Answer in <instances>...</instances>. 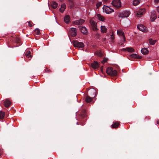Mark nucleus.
Listing matches in <instances>:
<instances>
[{
    "label": "nucleus",
    "instance_id": "nucleus-40",
    "mask_svg": "<svg viewBox=\"0 0 159 159\" xmlns=\"http://www.w3.org/2000/svg\"><path fill=\"white\" fill-rule=\"evenodd\" d=\"M89 0H86V1H89Z\"/></svg>",
    "mask_w": 159,
    "mask_h": 159
},
{
    "label": "nucleus",
    "instance_id": "nucleus-30",
    "mask_svg": "<svg viewBox=\"0 0 159 159\" xmlns=\"http://www.w3.org/2000/svg\"><path fill=\"white\" fill-rule=\"evenodd\" d=\"M34 32L35 34L37 35L39 34L40 33V31L39 29L38 28L34 30Z\"/></svg>",
    "mask_w": 159,
    "mask_h": 159
},
{
    "label": "nucleus",
    "instance_id": "nucleus-18",
    "mask_svg": "<svg viewBox=\"0 0 159 159\" xmlns=\"http://www.w3.org/2000/svg\"><path fill=\"white\" fill-rule=\"evenodd\" d=\"M101 31L102 33H106L107 31V29L104 25H102L101 27Z\"/></svg>",
    "mask_w": 159,
    "mask_h": 159
},
{
    "label": "nucleus",
    "instance_id": "nucleus-33",
    "mask_svg": "<svg viewBox=\"0 0 159 159\" xmlns=\"http://www.w3.org/2000/svg\"><path fill=\"white\" fill-rule=\"evenodd\" d=\"M159 1V0H154V3L156 4Z\"/></svg>",
    "mask_w": 159,
    "mask_h": 159
},
{
    "label": "nucleus",
    "instance_id": "nucleus-17",
    "mask_svg": "<svg viewBox=\"0 0 159 159\" xmlns=\"http://www.w3.org/2000/svg\"><path fill=\"white\" fill-rule=\"evenodd\" d=\"M80 30L81 32L85 35H87L88 33L87 30L85 27H82L80 29Z\"/></svg>",
    "mask_w": 159,
    "mask_h": 159
},
{
    "label": "nucleus",
    "instance_id": "nucleus-20",
    "mask_svg": "<svg viewBox=\"0 0 159 159\" xmlns=\"http://www.w3.org/2000/svg\"><path fill=\"white\" fill-rule=\"evenodd\" d=\"M130 57L132 58H138V59H141L142 57L141 56H139L136 54H132L130 56Z\"/></svg>",
    "mask_w": 159,
    "mask_h": 159
},
{
    "label": "nucleus",
    "instance_id": "nucleus-36",
    "mask_svg": "<svg viewBox=\"0 0 159 159\" xmlns=\"http://www.w3.org/2000/svg\"><path fill=\"white\" fill-rule=\"evenodd\" d=\"M93 91V92L94 93H95V90H94V89H92V90H90V91Z\"/></svg>",
    "mask_w": 159,
    "mask_h": 159
},
{
    "label": "nucleus",
    "instance_id": "nucleus-19",
    "mask_svg": "<svg viewBox=\"0 0 159 159\" xmlns=\"http://www.w3.org/2000/svg\"><path fill=\"white\" fill-rule=\"evenodd\" d=\"M66 8V5L65 4H63L61 5V7L60 8L59 10L61 12L63 13L65 10Z\"/></svg>",
    "mask_w": 159,
    "mask_h": 159
},
{
    "label": "nucleus",
    "instance_id": "nucleus-28",
    "mask_svg": "<svg viewBox=\"0 0 159 159\" xmlns=\"http://www.w3.org/2000/svg\"><path fill=\"white\" fill-rule=\"evenodd\" d=\"M5 116V113L4 112L0 111V119H2L4 118Z\"/></svg>",
    "mask_w": 159,
    "mask_h": 159
},
{
    "label": "nucleus",
    "instance_id": "nucleus-8",
    "mask_svg": "<svg viewBox=\"0 0 159 159\" xmlns=\"http://www.w3.org/2000/svg\"><path fill=\"white\" fill-rule=\"evenodd\" d=\"M90 24L92 27L93 30L97 31L98 29L97 27V23L93 20H91L90 21Z\"/></svg>",
    "mask_w": 159,
    "mask_h": 159
},
{
    "label": "nucleus",
    "instance_id": "nucleus-35",
    "mask_svg": "<svg viewBox=\"0 0 159 159\" xmlns=\"http://www.w3.org/2000/svg\"><path fill=\"white\" fill-rule=\"evenodd\" d=\"M106 61H107L106 60H103V61H102V63L104 64L105 62H106Z\"/></svg>",
    "mask_w": 159,
    "mask_h": 159
},
{
    "label": "nucleus",
    "instance_id": "nucleus-29",
    "mask_svg": "<svg viewBox=\"0 0 159 159\" xmlns=\"http://www.w3.org/2000/svg\"><path fill=\"white\" fill-rule=\"evenodd\" d=\"M149 43L150 44L153 45L156 43V41L152 39H150L149 41Z\"/></svg>",
    "mask_w": 159,
    "mask_h": 159
},
{
    "label": "nucleus",
    "instance_id": "nucleus-42",
    "mask_svg": "<svg viewBox=\"0 0 159 159\" xmlns=\"http://www.w3.org/2000/svg\"><path fill=\"white\" fill-rule=\"evenodd\" d=\"M1 155V154H0V155Z\"/></svg>",
    "mask_w": 159,
    "mask_h": 159
},
{
    "label": "nucleus",
    "instance_id": "nucleus-39",
    "mask_svg": "<svg viewBox=\"0 0 159 159\" xmlns=\"http://www.w3.org/2000/svg\"><path fill=\"white\" fill-rule=\"evenodd\" d=\"M157 124L159 123V121H157Z\"/></svg>",
    "mask_w": 159,
    "mask_h": 159
},
{
    "label": "nucleus",
    "instance_id": "nucleus-37",
    "mask_svg": "<svg viewBox=\"0 0 159 159\" xmlns=\"http://www.w3.org/2000/svg\"><path fill=\"white\" fill-rule=\"evenodd\" d=\"M157 11L159 13V7H158L157 8Z\"/></svg>",
    "mask_w": 159,
    "mask_h": 159
},
{
    "label": "nucleus",
    "instance_id": "nucleus-16",
    "mask_svg": "<svg viewBox=\"0 0 159 159\" xmlns=\"http://www.w3.org/2000/svg\"><path fill=\"white\" fill-rule=\"evenodd\" d=\"M84 22V20L80 19L75 21L74 23L76 25H80L83 24Z\"/></svg>",
    "mask_w": 159,
    "mask_h": 159
},
{
    "label": "nucleus",
    "instance_id": "nucleus-38",
    "mask_svg": "<svg viewBox=\"0 0 159 159\" xmlns=\"http://www.w3.org/2000/svg\"><path fill=\"white\" fill-rule=\"evenodd\" d=\"M98 55H99L100 56H102V55L101 53H100L99 54H98Z\"/></svg>",
    "mask_w": 159,
    "mask_h": 159
},
{
    "label": "nucleus",
    "instance_id": "nucleus-13",
    "mask_svg": "<svg viewBox=\"0 0 159 159\" xmlns=\"http://www.w3.org/2000/svg\"><path fill=\"white\" fill-rule=\"evenodd\" d=\"M123 51H127L128 52H133L134 51V49L131 47H127L122 49Z\"/></svg>",
    "mask_w": 159,
    "mask_h": 159
},
{
    "label": "nucleus",
    "instance_id": "nucleus-25",
    "mask_svg": "<svg viewBox=\"0 0 159 159\" xmlns=\"http://www.w3.org/2000/svg\"><path fill=\"white\" fill-rule=\"evenodd\" d=\"M119 123L118 122H116L113 123L112 125V127L113 128H116L119 125Z\"/></svg>",
    "mask_w": 159,
    "mask_h": 159
},
{
    "label": "nucleus",
    "instance_id": "nucleus-31",
    "mask_svg": "<svg viewBox=\"0 0 159 159\" xmlns=\"http://www.w3.org/2000/svg\"><path fill=\"white\" fill-rule=\"evenodd\" d=\"M102 4V2H98L96 4V6L97 8H98L100 7Z\"/></svg>",
    "mask_w": 159,
    "mask_h": 159
},
{
    "label": "nucleus",
    "instance_id": "nucleus-3",
    "mask_svg": "<svg viewBox=\"0 0 159 159\" xmlns=\"http://www.w3.org/2000/svg\"><path fill=\"white\" fill-rule=\"evenodd\" d=\"M103 11L107 14H110L114 11L113 9L111 8L110 7L104 6L103 7Z\"/></svg>",
    "mask_w": 159,
    "mask_h": 159
},
{
    "label": "nucleus",
    "instance_id": "nucleus-41",
    "mask_svg": "<svg viewBox=\"0 0 159 159\" xmlns=\"http://www.w3.org/2000/svg\"><path fill=\"white\" fill-rule=\"evenodd\" d=\"M105 1H106L107 0H104Z\"/></svg>",
    "mask_w": 159,
    "mask_h": 159
},
{
    "label": "nucleus",
    "instance_id": "nucleus-9",
    "mask_svg": "<svg viewBox=\"0 0 159 159\" xmlns=\"http://www.w3.org/2000/svg\"><path fill=\"white\" fill-rule=\"evenodd\" d=\"M70 33L71 35L73 37L75 36L77 34V31L76 28H72L70 30Z\"/></svg>",
    "mask_w": 159,
    "mask_h": 159
},
{
    "label": "nucleus",
    "instance_id": "nucleus-27",
    "mask_svg": "<svg viewBox=\"0 0 159 159\" xmlns=\"http://www.w3.org/2000/svg\"><path fill=\"white\" fill-rule=\"evenodd\" d=\"M26 57L27 58H30L31 57V52L29 51H27L26 52L25 54Z\"/></svg>",
    "mask_w": 159,
    "mask_h": 159
},
{
    "label": "nucleus",
    "instance_id": "nucleus-22",
    "mask_svg": "<svg viewBox=\"0 0 159 159\" xmlns=\"http://www.w3.org/2000/svg\"><path fill=\"white\" fill-rule=\"evenodd\" d=\"M52 7L53 8H56L58 7V4L55 2H52L51 3Z\"/></svg>",
    "mask_w": 159,
    "mask_h": 159
},
{
    "label": "nucleus",
    "instance_id": "nucleus-5",
    "mask_svg": "<svg viewBox=\"0 0 159 159\" xmlns=\"http://www.w3.org/2000/svg\"><path fill=\"white\" fill-rule=\"evenodd\" d=\"M117 34L120 37L123 38V41L125 42V38L124 35V33L123 29H120L117 30Z\"/></svg>",
    "mask_w": 159,
    "mask_h": 159
},
{
    "label": "nucleus",
    "instance_id": "nucleus-21",
    "mask_svg": "<svg viewBox=\"0 0 159 159\" xmlns=\"http://www.w3.org/2000/svg\"><path fill=\"white\" fill-rule=\"evenodd\" d=\"M64 21L66 23H68L70 21V17L69 15L66 16L64 18Z\"/></svg>",
    "mask_w": 159,
    "mask_h": 159
},
{
    "label": "nucleus",
    "instance_id": "nucleus-23",
    "mask_svg": "<svg viewBox=\"0 0 159 159\" xmlns=\"http://www.w3.org/2000/svg\"><path fill=\"white\" fill-rule=\"evenodd\" d=\"M141 52L142 54H147L148 51L147 48H144L142 49Z\"/></svg>",
    "mask_w": 159,
    "mask_h": 159
},
{
    "label": "nucleus",
    "instance_id": "nucleus-24",
    "mask_svg": "<svg viewBox=\"0 0 159 159\" xmlns=\"http://www.w3.org/2000/svg\"><path fill=\"white\" fill-rule=\"evenodd\" d=\"M140 2V0H134L133 4L134 6H136L139 4Z\"/></svg>",
    "mask_w": 159,
    "mask_h": 159
},
{
    "label": "nucleus",
    "instance_id": "nucleus-2",
    "mask_svg": "<svg viewBox=\"0 0 159 159\" xmlns=\"http://www.w3.org/2000/svg\"><path fill=\"white\" fill-rule=\"evenodd\" d=\"M111 3L113 7L116 8H119L121 6V3L120 0H113Z\"/></svg>",
    "mask_w": 159,
    "mask_h": 159
},
{
    "label": "nucleus",
    "instance_id": "nucleus-14",
    "mask_svg": "<svg viewBox=\"0 0 159 159\" xmlns=\"http://www.w3.org/2000/svg\"><path fill=\"white\" fill-rule=\"evenodd\" d=\"M97 18L98 19L101 21L105 22L106 19L105 17L102 15L100 14H98L97 15Z\"/></svg>",
    "mask_w": 159,
    "mask_h": 159
},
{
    "label": "nucleus",
    "instance_id": "nucleus-12",
    "mask_svg": "<svg viewBox=\"0 0 159 159\" xmlns=\"http://www.w3.org/2000/svg\"><path fill=\"white\" fill-rule=\"evenodd\" d=\"M145 10V9H139L137 11V15L138 17H140L143 15Z\"/></svg>",
    "mask_w": 159,
    "mask_h": 159
},
{
    "label": "nucleus",
    "instance_id": "nucleus-32",
    "mask_svg": "<svg viewBox=\"0 0 159 159\" xmlns=\"http://www.w3.org/2000/svg\"><path fill=\"white\" fill-rule=\"evenodd\" d=\"M114 39H115V37H114L113 34H112L111 35V40L112 41H113Z\"/></svg>",
    "mask_w": 159,
    "mask_h": 159
},
{
    "label": "nucleus",
    "instance_id": "nucleus-1",
    "mask_svg": "<svg viewBox=\"0 0 159 159\" xmlns=\"http://www.w3.org/2000/svg\"><path fill=\"white\" fill-rule=\"evenodd\" d=\"M107 73L111 76H115L117 75V72L116 70H114L112 68L108 67L107 69Z\"/></svg>",
    "mask_w": 159,
    "mask_h": 159
},
{
    "label": "nucleus",
    "instance_id": "nucleus-11",
    "mask_svg": "<svg viewBox=\"0 0 159 159\" xmlns=\"http://www.w3.org/2000/svg\"><path fill=\"white\" fill-rule=\"evenodd\" d=\"M91 66L93 69H95L99 68V65L97 61H94L91 64Z\"/></svg>",
    "mask_w": 159,
    "mask_h": 159
},
{
    "label": "nucleus",
    "instance_id": "nucleus-26",
    "mask_svg": "<svg viewBox=\"0 0 159 159\" xmlns=\"http://www.w3.org/2000/svg\"><path fill=\"white\" fill-rule=\"evenodd\" d=\"M92 100V98L89 96H87L85 98V101L87 102H89Z\"/></svg>",
    "mask_w": 159,
    "mask_h": 159
},
{
    "label": "nucleus",
    "instance_id": "nucleus-4",
    "mask_svg": "<svg viewBox=\"0 0 159 159\" xmlns=\"http://www.w3.org/2000/svg\"><path fill=\"white\" fill-rule=\"evenodd\" d=\"M130 12L128 11H124L120 13L119 16L120 17L124 18L128 17L130 15Z\"/></svg>",
    "mask_w": 159,
    "mask_h": 159
},
{
    "label": "nucleus",
    "instance_id": "nucleus-6",
    "mask_svg": "<svg viewBox=\"0 0 159 159\" xmlns=\"http://www.w3.org/2000/svg\"><path fill=\"white\" fill-rule=\"evenodd\" d=\"M72 43L74 46L75 47L82 48L84 46V45L83 43L79 42L76 40L73 41L72 42Z\"/></svg>",
    "mask_w": 159,
    "mask_h": 159
},
{
    "label": "nucleus",
    "instance_id": "nucleus-10",
    "mask_svg": "<svg viewBox=\"0 0 159 159\" xmlns=\"http://www.w3.org/2000/svg\"><path fill=\"white\" fill-rule=\"evenodd\" d=\"M157 18V16L156 12L154 11H152L151 13V21H154Z\"/></svg>",
    "mask_w": 159,
    "mask_h": 159
},
{
    "label": "nucleus",
    "instance_id": "nucleus-15",
    "mask_svg": "<svg viewBox=\"0 0 159 159\" xmlns=\"http://www.w3.org/2000/svg\"><path fill=\"white\" fill-rule=\"evenodd\" d=\"M11 104V102L7 99H6L4 102V105L5 107H8Z\"/></svg>",
    "mask_w": 159,
    "mask_h": 159
},
{
    "label": "nucleus",
    "instance_id": "nucleus-34",
    "mask_svg": "<svg viewBox=\"0 0 159 159\" xmlns=\"http://www.w3.org/2000/svg\"><path fill=\"white\" fill-rule=\"evenodd\" d=\"M28 25L29 26H30V27H32V25L30 24V22H28Z\"/></svg>",
    "mask_w": 159,
    "mask_h": 159
},
{
    "label": "nucleus",
    "instance_id": "nucleus-7",
    "mask_svg": "<svg viewBox=\"0 0 159 159\" xmlns=\"http://www.w3.org/2000/svg\"><path fill=\"white\" fill-rule=\"evenodd\" d=\"M137 27L140 31L143 32H146L148 31L146 27L143 25H137Z\"/></svg>",
    "mask_w": 159,
    "mask_h": 159
}]
</instances>
